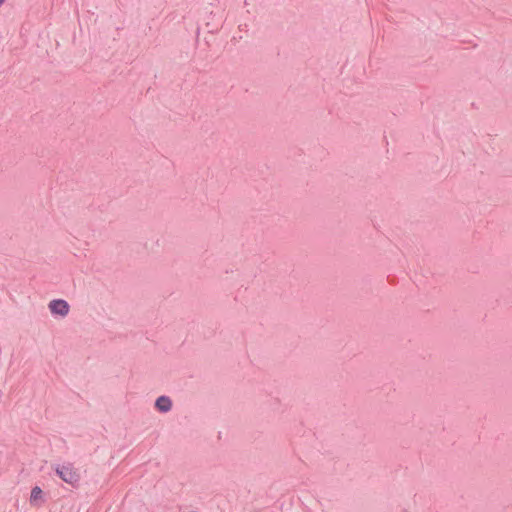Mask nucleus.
I'll return each mask as SVG.
<instances>
[{
	"label": "nucleus",
	"mask_w": 512,
	"mask_h": 512,
	"mask_svg": "<svg viewBox=\"0 0 512 512\" xmlns=\"http://www.w3.org/2000/svg\"><path fill=\"white\" fill-rule=\"evenodd\" d=\"M57 475L66 483L71 486H77L80 481V474L77 469L71 465L66 464L62 466H58L55 469Z\"/></svg>",
	"instance_id": "1"
},
{
	"label": "nucleus",
	"mask_w": 512,
	"mask_h": 512,
	"mask_svg": "<svg viewBox=\"0 0 512 512\" xmlns=\"http://www.w3.org/2000/svg\"><path fill=\"white\" fill-rule=\"evenodd\" d=\"M156 408L161 411V412H168L171 407H172V402L170 400V398L166 397V396H160L157 400H156Z\"/></svg>",
	"instance_id": "3"
},
{
	"label": "nucleus",
	"mask_w": 512,
	"mask_h": 512,
	"mask_svg": "<svg viewBox=\"0 0 512 512\" xmlns=\"http://www.w3.org/2000/svg\"><path fill=\"white\" fill-rule=\"evenodd\" d=\"M49 309L52 314L65 317L69 313V304L62 299L52 300L49 303Z\"/></svg>",
	"instance_id": "2"
},
{
	"label": "nucleus",
	"mask_w": 512,
	"mask_h": 512,
	"mask_svg": "<svg viewBox=\"0 0 512 512\" xmlns=\"http://www.w3.org/2000/svg\"><path fill=\"white\" fill-rule=\"evenodd\" d=\"M42 498V490L40 487H34L31 491L30 501L34 502Z\"/></svg>",
	"instance_id": "4"
},
{
	"label": "nucleus",
	"mask_w": 512,
	"mask_h": 512,
	"mask_svg": "<svg viewBox=\"0 0 512 512\" xmlns=\"http://www.w3.org/2000/svg\"><path fill=\"white\" fill-rule=\"evenodd\" d=\"M5 2V0H0V6Z\"/></svg>",
	"instance_id": "5"
}]
</instances>
